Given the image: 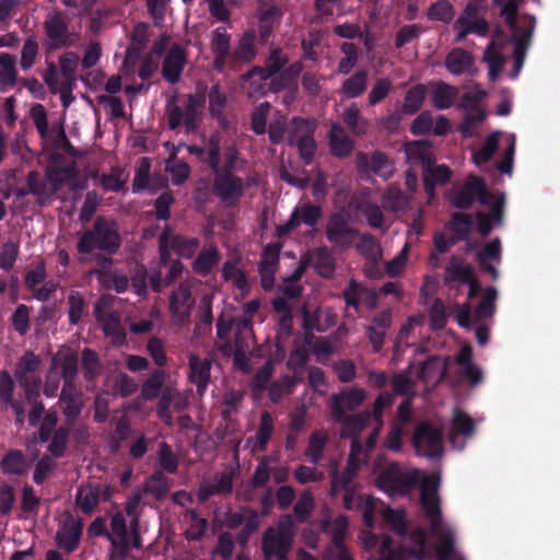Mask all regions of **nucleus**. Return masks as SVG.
Masks as SVG:
<instances>
[{"instance_id":"nucleus-40","label":"nucleus","mask_w":560,"mask_h":560,"mask_svg":"<svg viewBox=\"0 0 560 560\" xmlns=\"http://www.w3.org/2000/svg\"><path fill=\"white\" fill-rule=\"evenodd\" d=\"M420 501L423 513L427 520L430 522V527L436 528L438 525L443 524L440 497L420 495Z\"/></svg>"},{"instance_id":"nucleus-32","label":"nucleus","mask_w":560,"mask_h":560,"mask_svg":"<svg viewBox=\"0 0 560 560\" xmlns=\"http://www.w3.org/2000/svg\"><path fill=\"white\" fill-rule=\"evenodd\" d=\"M475 276V270L470 265L464 264L457 257L453 256L445 269L444 281L445 283L457 281L465 284L471 281Z\"/></svg>"},{"instance_id":"nucleus-10","label":"nucleus","mask_w":560,"mask_h":560,"mask_svg":"<svg viewBox=\"0 0 560 560\" xmlns=\"http://www.w3.org/2000/svg\"><path fill=\"white\" fill-rule=\"evenodd\" d=\"M366 398V392L360 387L343 388L330 397V412L331 416L341 417L347 411H354L358 409Z\"/></svg>"},{"instance_id":"nucleus-29","label":"nucleus","mask_w":560,"mask_h":560,"mask_svg":"<svg viewBox=\"0 0 560 560\" xmlns=\"http://www.w3.org/2000/svg\"><path fill=\"white\" fill-rule=\"evenodd\" d=\"M334 421L340 423L342 425V430L351 436H358L369 424L371 420V412L365 410L355 415H342L338 418V416H331Z\"/></svg>"},{"instance_id":"nucleus-38","label":"nucleus","mask_w":560,"mask_h":560,"mask_svg":"<svg viewBox=\"0 0 560 560\" xmlns=\"http://www.w3.org/2000/svg\"><path fill=\"white\" fill-rule=\"evenodd\" d=\"M171 244L173 246V252L178 256L185 259H191L200 246V241L197 237H187L182 234H173L172 230Z\"/></svg>"},{"instance_id":"nucleus-12","label":"nucleus","mask_w":560,"mask_h":560,"mask_svg":"<svg viewBox=\"0 0 560 560\" xmlns=\"http://www.w3.org/2000/svg\"><path fill=\"white\" fill-rule=\"evenodd\" d=\"M293 542L284 537L276 535L273 527H268L261 539V550L266 560L277 558L278 560H288V555Z\"/></svg>"},{"instance_id":"nucleus-30","label":"nucleus","mask_w":560,"mask_h":560,"mask_svg":"<svg viewBox=\"0 0 560 560\" xmlns=\"http://www.w3.org/2000/svg\"><path fill=\"white\" fill-rule=\"evenodd\" d=\"M314 270L324 278L330 279L336 271V259L327 246L314 249Z\"/></svg>"},{"instance_id":"nucleus-31","label":"nucleus","mask_w":560,"mask_h":560,"mask_svg":"<svg viewBox=\"0 0 560 560\" xmlns=\"http://www.w3.org/2000/svg\"><path fill=\"white\" fill-rule=\"evenodd\" d=\"M427 96V85L423 83H418L411 86L405 95L404 103L399 108L404 115L412 116L417 114L425 100Z\"/></svg>"},{"instance_id":"nucleus-3","label":"nucleus","mask_w":560,"mask_h":560,"mask_svg":"<svg viewBox=\"0 0 560 560\" xmlns=\"http://www.w3.org/2000/svg\"><path fill=\"white\" fill-rule=\"evenodd\" d=\"M411 444L417 453H422L429 458H438L443 453V432L429 421H422L413 430Z\"/></svg>"},{"instance_id":"nucleus-39","label":"nucleus","mask_w":560,"mask_h":560,"mask_svg":"<svg viewBox=\"0 0 560 560\" xmlns=\"http://www.w3.org/2000/svg\"><path fill=\"white\" fill-rule=\"evenodd\" d=\"M342 120L354 136L361 137L368 132L369 121L360 115V109L355 104L343 110Z\"/></svg>"},{"instance_id":"nucleus-4","label":"nucleus","mask_w":560,"mask_h":560,"mask_svg":"<svg viewBox=\"0 0 560 560\" xmlns=\"http://www.w3.org/2000/svg\"><path fill=\"white\" fill-rule=\"evenodd\" d=\"M43 27L47 36V39L44 42L46 54L72 45L69 23L62 13L54 12L48 14L44 21Z\"/></svg>"},{"instance_id":"nucleus-62","label":"nucleus","mask_w":560,"mask_h":560,"mask_svg":"<svg viewBox=\"0 0 560 560\" xmlns=\"http://www.w3.org/2000/svg\"><path fill=\"white\" fill-rule=\"evenodd\" d=\"M171 225L166 224L159 235L158 244H159V258L160 266L167 267L174 261L172 259L173 246L171 244Z\"/></svg>"},{"instance_id":"nucleus-8","label":"nucleus","mask_w":560,"mask_h":560,"mask_svg":"<svg viewBox=\"0 0 560 560\" xmlns=\"http://www.w3.org/2000/svg\"><path fill=\"white\" fill-rule=\"evenodd\" d=\"M244 179L229 172H218L213 179V192L225 205L235 206L244 195Z\"/></svg>"},{"instance_id":"nucleus-56","label":"nucleus","mask_w":560,"mask_h":560,"mask_svg":"<svg viewBox=\"0 0 560 560\" xmlns=\"http://www.w3.org/2000/svg\"><path fill=\"white\" fill-rule=\"evenodd\" d=\"M393 91V82L389 78L377 79L368 95L369 106H376L383 102Z\"/></svg>"},{"instance_id":"nucleus-43","label":"nucleus","mask_w":560,"mask_h":560,"mask_svg":"<svg viewBox=\"0 0 560 560\" xmlns=\"http://www.w3.org/2000/svg\"><path fill=\"white\" fill-rule=\"evenodd\" d=\"M524 0H492L494 7H500V16L504 20L510 31H515L517 27V16L520 4Z\"/></svg>"},{"instance_id":"nucleus-33","label":"nucleus","mask_w":560,"mask_h":560,"mask_svg":"<svg viewBox=\"0 0 560 560\" xmlns=\"http://www.w3.org/2000/svg\"><path fill=\"white\" fill-rule=\"evenodd\" d=\"M472 225L471 215L465 212H454L447 229L453 233L452 242L457 243L468 238Z\"/></svg>"},{"instance_id":"nucleus-1","label":"nucleus","mask_w":560,"mask_h":560,"mask_svg":"<svg viewBox=\"0 0 560 560\" xmlns=\"http://www.w3.org/2000/svg\"><path fill=\"white\" fill-rule=\"evenodd\" d=\"M121 236L117 223L103 215L96 217L93 226L84 231L77 243V250L86 255L95 249L107 255H115L121 246Z\"/></svg>"},{"instance_id":"nucleus-61","label":"nucleus","mask_w":560,"mask_h":560,"mask_svg":"<svg viewBox=\"0 0 560 560\" xmlns=\"http://www.w3.org/2000/svg\"><path fill=\"white\" fill-rule=\"evenodd\" d=\"M75 176L73 166H65L59 168H51L47 171V179L52 186L51 194H55L63 186V184Z\"/></svg>"},{"instance_id":"nucleus-35","label":"nucleus","mask_w":560,"mask_h":560,"mask_svg":"<svg viewBox=\"0 0 560 560\" xmlns=\"http://www.w3.org/2000/svg\"><path fill=\"white\" fill-rule=\"evenodd\" d=\"M200 162L207 165L214 174L220 172L221 138L219 132L211 133L207 139V149Z\"/></svg>"},{"instance_id":"nucleus-37","label":"nucleus","mask_w":560,"mask_h":560,"mask_svg":"<svg viewBox=\"0 0 560 560\" xmlns=\"http://www.w3.org/2000/svg\"><path fill=\"white\" fill-rule=\"evenodd\" d=\"M226 103L228 97L223 88L219 83L213 84L209 91V113L222 125L225 121L224 108Z\"/></svg>"},{"instance_id":"nucleus-44","label":"nucleus","mask_w":560,"mask_h":560,"mask_svg":"<svg viewBox=\"0 0 560 560\" xmlns=\"http://www.w3.org/2000/svg\"><path fill=\"white\" fill-rule=\"evenodd\" d=\"M298 380L291 375H284L280 380L271 383L269 387V398L272 402H279L282 397L291 395L294 392Z\"/></svg>"},{"instance_id":"nucleus-15","label":"nucleus","mask_w":560,"mask_h":560,"mask_svg":"<svg viewBox=\"0 0 560 560\" xmlns=\"http://www.w3.org/2000/svg\"><path fill=\"white\" fill-rule=\"evenodd\" d=\"M502 258L501 241L495 237L488 242L482 249L476 254V260L483 272L490 275L493 281L499 278V271L492 261L500 264Z\"/></svg>"},{"instance_id":"nucleus-16","label":"nucleus","mask_w":560,"mask_h":560,"mask_svg":"<svg viewBox=\"0 0 560 560\" xmlns=\"http://www.w3.org/2000/svg\"><path fill=\"white\" fill-rule=\"evenodd\" d=\"M444 66L453 75L471 73L474 69V57L464 48H452L444 60Z\"/></svg>"},{"instance_id":"nucleus-14","label":"nucleus","mask_w":560,"mask_h":560,"mask_svg":"<svg viewBox=\"0 0 560 560\" xmlns=\"http://www.w3.org/2000/svg\"><path fill=\"white\" fill-rule=\"evenodd\" d=\"M187 62V55L185 49L178 45L174 44L168 52L166 54L163 66H162V75L163 78L174 84L178 82L180 74L185 68Z\"/></svg>"},{"instance_id":"nucleus-22","label":"nucleus","mask_w":560,"mask_h":560,"mask_svg":"<svg viewBox=\"0 0 560 560\" xmlns=\"http://www.w3.org/2000/svg\"><path fill=\"white\" fill-rule=\"evenodd\" d=\"M431 533L438 538L439 542L435 547L439 560H451L455 548V533L452 528L443 524L432 527Z\"/></svg>"},{"instance_id":"nucleus-45","label":"nucleus","mask_w":560,"mask_h":560,"mask_svg":"<svg viewBox=\"0 0 560 560\" xmlns=\"http://www.w3.org/2000/svg\"><path fill=\"white\" fill-rule=\"evenodd\" d=\"M302 71L303 63L301 61H295L287 68H283L279 78L271 81L272 91L277 92L295 83Z\"/></svg>"},{"instance_id":"nucleus-25","label":"nucleus","mask_w":560,"mask_h":560,"mask_svg":"<svg viewBox=\"0 0 560 560\" xmlns=\"http://www.w3.org/2000/svg\"><path fill=\"white\" fill-rule=\"evenodd\" d=\"M27 189H22L19 196L31 194L36 197V202L39 206H45L54 197L51 189H48L46 182L42 180L37 171H31L26 176Z\"/></svg>"},{"instance_id":"nucleus-36","label":"nucleus","mask_w":560,"mask_h":560,"mask_svg":"<svg viewBox=\"0 0 560 560\" xmlns=\"http://www.w3.org/2000/svg\"><path fill=\"white\" fill-rule=\"evenodd\" d=\"M171 488V480L162 470H155L144 482V492L151 494L156 500H163Z\"/></svg>"},{"instance_id":"nucleus-11","label":"nucleus","mask_w":560,"mask_h":560,"mask_svg":"<svg viewBox=\"0 0 560 560\" xmlns=\"http://www.w3.org/2000/svg\"><path fill=\"white\" fill-rule=\"evenodd\" d=\"M188 380L197 387V393L203 395L209 386L212 360L211 358L201 359L196 353H190L188 357Z\"/></svg>"},{"instance_id":"nucleus-51","label":"nucleus","mask_w":560,"mask_h":560,"mask_svg":"<svg viewBox=\"0 0 560 560\" xmlns=\"http://www.w3.org/2000/svg\"><path fill=\"white\" fill-rule=\"evenodd\" d=\"M257 16L259 22L280 24L282 11L276 0H257Z\"/></svg>"},{"instance_id":"nucleus-55","label":"nucleus","mask_w":560,"mask_h":560,"mask_svg":"<svg viewBox=\"0 0 560 560\" xmlns=\"http://www.w3.org/2000/svg\"><path fill=\"white\" fill-rule=\"evenodd\" d=\"M474 201L472 176H469L464 186L453 194L451 202L457 209L467 210L472 206Z\"/></svg>"},{"instance_id":"nucleus-50","label":"nucleus","mask_w":560,"mask_h":560,"mask_svg":"<svg viewBox=\"0 0 560 560\" xmlns=\"http://www.w3.org/2000/svg\"><path fill=\"white\" fill-rule=\"evenodd\" d=\"M158 463L162 471L176 474L178 470L179 459L166 442H161L159 445Z\"/></svg>"},{"instance_id":"nucleus-46","label":"nucleus","mask_w":560,"mask_h":560,"mask_svg":"<svg viewBox=\"0 0 560 560\" xmlns=\"http://www.w3.org/2000/svg\"><path fill=\"white\" fill-rule=\"evenodd\" d=\"M497 289L488 287L481 298V301L475 308V319L482 320L492 317L495 312Z\"/></svg>"},{"instance_id":"nucleus-18","label":"nucleus","mask_w":560,"mask_h":560,"mask_svg":"<svg viewBox=\"0 0 560 560\" xmlns=\"http://www.w3.org/2000/svg\"><path fill=\"white\" fill-rule=\"evenodd\" d=\"M330 152L336 158H347L351 154L354 143L353 141L345 133L343 127L334 122L328 132Z\"/></svg>"},{"instance_id":"nucleus-58","label":"nucleus","mask_w":560,"mask_h":560,"mask_svg":"<svg viewBox=\"0 0 560 560\" xmlns=\"http://www.w3.org/2000/svg\"><path fill=\"white\" fill-rule=\"evenodd\" d=\"M427 16L431 21L450 23L454 18V8L447 0H438L430 5Z\"/></svg>"},{"instance_id":"nucleus-49","label":"nucleus","mask_w":560,"mask_h":560,"mask_svg":"<svg viewBox=\"0 0 560 560\" xmlns=\"http://www.w3.org/2000/svg\"><path fill=\"white\" fill-rule=\"evenodd\" d=\"M483 60L489 66L488 75L490 81H495L504 67L505 59L504 56L494 48V43L488 44L483 54Z\"/></svg>"},{"instance_id":"nucleus-5","label":"nucleus","mask_w":560,"mask_h":560,"mask_svg":"<svg viewBox=\"0 0 560 560\" xmlns=\"http://www.w3.org/2000/svg\"><path fill=\"white\" fill-rule=\"evenodd\" d=\"M536 26V19L533 15L523 16V25L517 23L515 31H511V40L514 45L513 59L514 66L510 72L511 79H516L521 69L523 68L526 51L530 46L534 31Z\"/></svg>"},{"instance_id":"nucleus-13","label":"nucleus","mask_w":560,"mask_h":560,"mask_svg":"<svg viewBox=\"0 0 560 560\" xmlns=\"http://www.w3.org/2000/svg\"><path fill=\"white\" fill-rule=\"evenodd\" d=\"M289 56L280 47H271L264 66H255L247 71V77L260 75L262 79H271L280 74L281 70L288 65Z\"/></svg>"},{"instance_id":"nucleus-24","label":"nucleus","mask_w":560,"mask_h":560,"mask_svg":"<svg viewBox=\"0 0 560 560\" xmlns=\"http://www.w3.org/2000/svg\"><path fill=\"white\" fill-rule=\"evenodd\" d=\"M80 392L75 384H63L60 393V402L62 404L63 415L68 419H75L82 410V401Z\"/></svg>"},{"instance_id":"nucleus-9","label":"nucleus","mask_w":560,"mask_h":560,"mask_svg":"<svg viewBox=\"0 0 560 560\" xmlns=\"http://www.w3.org/2000/svg\"><path fill=\"white\" fill-rule=\"evenodd\" d=\"M378 487L397 493H408L416 485L412 476L402 472L398 464L393 463L377 478Z\"/></svg>"},{"instance_id":"nucleus-42","label":"nucleus","mask_w":560,"mask_h":560,"mask_svg":"<svg viewBox=\"0 0 560 560\" xmlns=\"http://www.w3.org/2000/svg\"><path fill=\"white\" fill-rule=\"evenodd\" d=\"M100 502V487L80 488L77 492L75 503L86 515L94 512Z\"/></svg>"},{"instance_id":"nucleus-41","label":"nucleus","mask_w":560,"mask_h":560,"mask_svg":"<svg viewBox=\"0 0 560 560\" xmlns=\"http://www.w3.org/2000/svg\"><path fill=\"white\" fill-rule=\"evenodd\" d=\"M273 418L268 411H262L260 413V420L258 430L256 432V445L255 450L264 452L267 448V445L271 439V435L273 433Z\"/></svg>"},{"instance_id":"nucleus-34","label":"nucleus","mask_w":560,"mask_h":560,"mask_svg":"<svg viewBox=\"0 0 560 560\" xmlns=\"http://www.w3.org/2000/svg\"><path fill=\"white\" fill-rule=\"evenodd\" d=\"M0 467L4 475L22 476L26 472L27 463L20 450H10L2 457Z\"/></svg>"},{"instance_id":"nucleus-27","label":"nucleus","mask_w":560,"mask_h":560,"mask_svg":"<svg viewBox=\"0 0 560 560\" xmlns=\"http://www.w3.org/2000/svg\"><path fill=\"white\" fill-rule=\"evenodd\" d=\"M369 72L364 69L357 70L343 80L340 92L346 98H357L368 89Z\"/></svg>"},{"instance_id":"nucleus-60","label":"nucleus","mask_w":560,"mask_h":560,"mask_svg":"<svg viewBox=\"0 0 560 560\" xmlns=\"http://www.w3.org/2000/svg\"><path fill=\"white\" fill-rule=\"evenodd\" d=\"M16 82V69L14 57L10 54L0 55V84L13 86Z\"/></svg>"},{"instance_id":"nucleus-59","label":"nucleus","mask_w":560,"mask_h":560,"mask_svg":"<svg viewBox=\"0 0 560 560\" xmlns=\"http://www.w3.org/2000/svg\"><path fill=\"white\" fill-rule=\"evenodd\" d=\"M364 294V287L355 279H350L347 287L342 290V298L348 307H353L357 313L360 312L361 300Z\"/></svg>"},{"instance_id":"nucleus-6","label":"nucleus","mask_w":560,"mask_h":560,"mask_svg":"<svg viewBox=\"0 0 560 560\" xmlns=\"http://www.w3.org/2000/svg\"><path fill=\"white\" fill-rule=\"evenodd\" d=\"M359 231L351 226L347 213L332 212L326 225V238L329 243L341 248H349L358 237Z\"/></svg>"},{"instance_id":"nucleus-48","label":"nucleus","mask_w":560,"mask_h":560,"mask_svg":"<svg viewBox=\"0 0 560 560\" xmlns=\"http://www.w3.org/2000/svg\"><path fill=\"white\" fill-rule=\"evenodd\" d=\"M164 384V372L162 370H154L151 375L144 381L141 387V397L144 400H153L160 396Z\"/></svg>"},{"instance_id":"nucleus-53","label":"nucleus","mask_w":560,"mask_h":560,"mask_svg":"<svg viewBox=\"0 0 560 560\" xmlns=\"http://www.w3.org/2000/svg\"><path fill=\"white\" fill-rule=\"evenodd\" d=\"M242 82L244 83V89L248 97L258 98L267 94L269 90H272V85L268 88V80L262 79L260 75L247 77V72L242 75Z\"/></svg>"},{"instance_id":"nucleus-64","label":"nucleus","mask_w":560,"mask_h":560,"mask_svg":"<svg viewBox=\"0 0 560 560\" xmlns=\"http://www.w3.org/2000/svg\"><path fill=\"white\" fill-rule=\"evenodd\" d=\"M270 107V103L264 102L259 104L252 113L250 128L258 136H261L266 132L267 118Z\"/></svg>"},{"instance_id":"nucleus-57","label":"nucleus","mask_w":560,"mask_h":560,"mask_svg":"<svg viewBox=\"0 0 560 560\" xmlns=\"http://www.w3.org/2000/svg\"><path fill=\"white\" fill-rule=\"evenodd\" d=\"M68 305L69 323L71 325H78L82 319L83 315L86 314L84 298L80 292L71 291L68 295Z\"/></svg>"},{"instance_id":"nucleus-23","label":"nucleus","mask_w":560,"mask_h":560,"mask_svg":"<svg viewBox=\"0 0 560 560\" xmlns=\"http://www.w3.org/2000/svg\"><path fill=\"white\" fill-rule=\"evenodd\" d=\"M317 128L316 119L293 117L289 124V130L287 135V143L290 147L296 144L301 139L307 138L314 135Z\"/></svg>"},{"instance_id":"nucleus-7","label":"nucleus","mask_w":560,"mask_h":560,"mask_svg":"<svg viewBox=\"0 0 560 560\" xmlns=\"http://www.w3.org/2000/svg\"><path fill=\"white\" fill-rule=\"evenodd\" d=\"M323 217V208L318 205L305 202L298 206L292 211L289 220L279 226H277V235L284 237L295 231L302 223L315 228Z\"/></svg>"},{"instance_id":"nucleus-19","label":"nucleus","mask_w":560,"mask_h":560,"mask_svg":"<svg viewBox=\"0 0 560 560\" xmlns=\"http://www.w3.org/2000/svg\"><path fill=\"white\" fill-rule=\"evenodd\" d=\"M83 532V524L81 521L67 524L62 529L56 534L57 546L63 549L68 555L77 550Z\"/></svg>"},{"instance_id":"nucleus-26","label":"nucleus","mask_w":560,"mask_h":560,"mask_svg":"<svg viewBox=\"0 0 560 560\" xmlns=\"http://www.w3.org/2000/svg\"><path fill=\"white\" fill-rule=\"evenodd\" d=\"M221 255L219 249L211 245L208 248H202L196 259L192 261V270L201 276L207 277L214 267L219 265Z\"/></svg>"},{"instance_id":"nucleus-47","label":"nucleus","mask_w":560,"mask_h":560,"mask_svg":"<svg viewBox=\"0 0 560 560\" xmlns=\"http://www.w3.org/2000/svg\"><path fill=\"white\" fill-rule=\"evenodd\" d=\"M408 206L409 198L401 189L397 187H390L385 191L383 196V207L386 210L393 212L405 211Z\"/></svg>"},{"instance_id":"nucleus-28","label":"nucleus","mask_w":560,"mask_h":560,"mask_svg":"<svg viewBox=\"0 0 560 560\" xmlns=\"http://www.w3.org/2000/svg\"><path fill=\"white\" fill-rule=\"evenodd\" d=\"M328 474L330 478L329 495L331 498H336L343 489L359 486L354 482L358 476L346 469L339 471L336 463L330 465Z\"/></svg>"},{"instance_id":"nucleus-2","label":"nucleus","mask_w":560,"mask_h":560,"mask_svg":"<svg viewBox=\"0 0 560 560\" xmlns=\"http://www.w3.org/2000/svg\"><path fill=\"white\" fill-rule=\"evenodd\" d=\"M206 103V86H198L196 93L187 95L185 109L177 104V96L172 95L165 105L167 126L176 130L184 126L187 132H194L198 128L199 114Z\"/></svg>"},{"instance_id":"nucleus-21","label":"nucleus","mask_w":560,"mask_h":560,"mask_svg":"<svg viewBox=\"0 0 560 560\" xmlns=\"http://www.w3.org/2000/svg\"><path fill=\"white\" fill-rule=\"evenodd\" d=\"M431 85L433 86L431 92V102L436 109L444 110L454 105L458 96L457 88L444 81H438L431 83Z\"/></svg>"},{"instance_id":"nucleus-52","label":"nucleus","mask_w":560,"mask_h":560,"mask_svg":"<svg viewBox=\"0 0 560 560\" xmlns=\"http://www.w3.org/2000/svg\"><path fill=\"white\" fill-rule=\"evenodd\" d=\"M499 145V133L492 132L490 133L482 147L472 153V161L476 165L481 166L488 163L493 154L495 153Z\"/></svg>"},{"instance_id":"nucleus-63","label":"nucleus","mask_w":560,"mask_h":560,"mask_svg":"<svg viewBox=\"0 0 560 560\" xmlns=\"http://www.w3.org/2000/svg\"><path fill=\"white\" fill-rule=\"evenodd\" d=\"M384 521L390 525V527L399 536L404 537L408 533V525L406 521V514L402 510L386 509L383 513Z\"/></svg>"},{"instance_id":"nucleus-20","label":"nucleus","mask_w":560,"mask_h":560,"mask_svg":"<svg viewBox=\"0 0 560 560\" xmlns=\"http://www.w3.org/2000/svg\"><path fill=\"white\" fill-rule=\"evenodd\" d=\"M39 365L40 359L38 355L32 351L24 353L19 360L14 371V376L19 385H24L25 383L32 382V380H42L40 376L35 374Z\"/></svg>"},{"instance_id":"nucleus-54","label":"nucleus","mask_w":560,"mask_h":560,"mask_svg":"<svg viewBox=\"0 0 560 560\" xmlns=\"http://www.w3.org/2000/svg\"><path fill=\"white\" fill-rule=\"evenodd\" d=\"M70 436V428L60 425L55 430L51 441L48 445V451L52 457L60 458L65 455L68 447Z\"/></svg>"},{"instance_id":"nucleus-17","label":"nucleus","mask_w":560,"mask_h":560,"mask_svg":"<svg viewBox=\"0 0 560 560\" xmlns=\"http://www.w3.org/2000/svg\"><path fill=\"white\" fill-rule=\"evenodd\" d=\"M256 34L254 31L245 32L240 38L237 46L232 51L231 69H234L238 62L250 63L257 55Z\"/></svg>"}]
</instances>
